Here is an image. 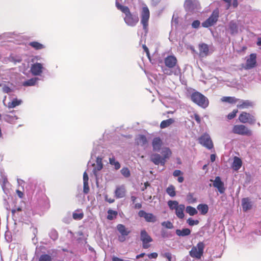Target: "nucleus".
Listing matches in <instances>:
<instances>
[{"mask_svg": "<svg viewBox=\"0 0 261 261\" xmlns=\"http://www.w3.org/2000/svg\"><path fill=\"white\" fill-rule=\"evenodd\" d=\"M162 153L163 154V157L158 153L152 154L150 157L151 161L156 165L161 164L162 166H164L166 162V160L170 158L172 152L169 148H165L163 150Z\"/></svg>", "mask_w": 261, "mask_h": 261, "instance_id": "3", "label": "nucleus"}, {"mask_svg": "<svg viewBox=\"0 0 261 261\" xmlns=\"http://www.w3.org/2000/svg\"><path fill=\"white\" fill-rule=\"evenodd\" d=\"M145 255V253H141V254H139V255H137L136 256V258L137 259H139L141 257H143L144 256V255Z\"/></svg>", "mask_w": 261, "mask_h": 261, "instance_id": "60", "label": "nucleus"}, {"mask_svg": "<svg viewBox=\"0 0 261 261\" xmlns=\"http://www.w3.org/2000/svg\"><path fill=\"white\" fill-rule=\"evenodd\" d=\"M166 192L171 197H174L176 195L175 187L172 185H170L167 188Z\"/></svg>", "mask_w": 261, "mask_h": 261, "instance_id": "36", "label": "nucleus"}, {"mask_svg": "<svg viewBox=\"0 0 261 261\" xmlns=\"http://www.w3.org/2000/svg\"><path fill=\"white\" fill-rule=\"evenodd\" d=\"M218 17L219 11L218 10H214L211 16L202 23V27L204 28H208L214 25L218 21Z\"/></svg>", "mask_w": 261, "mask_h": 261, "instance_id": "11", "label": "nucleus"}, {"mask_svg": "<svg viewBox=\"0 0 261 261\" xmlns=\"http://www.w3.org/2000/svg\"><path fill=\"white\" fill-rule=\"evenodd\" d=\"M84 187H83V192L85 194L88 193L89 192V187L88 185V183H83Z\"/></svg>", "mask_w": 261, "mask_h": 261, "instance_id": "46", "label": "nucleus"}, {"mask_svg": "<svg viewBox=\"0 0 261 261\" xmlns=\"http://www.w3.org/2000/svg\"><path fill=\"white\" fill-rule=\"evenodd\" d=\"M105 200L107 202H108L110 203H113L115 201V199L111 198H109L108 196L107 195H105Z\"/></svg>", "mask_w": 261, "mask_h": 261, "instance_id": "52", "label": "nucleus"}, {"mask_svg": "<svg viewBox=\"0 0 261 261\" xmlns=\"http://www.w3.org/2000/svg\"><path fill=\"white\" fill-rule=\"evenodd\" d=\"M238 112V110L237 109H234L232 111V112L230 113L227 115V118L229 120H231L236 117L237 113Z\"/></svg>", "mask_w": 261, "mask_h": 261, "instance_id": "41", "label": "nucleus"}, {"mask_svg": "<svg viewBox=\"0 0 261 261\" xmlns=\"http://www.w3.org/2000/svg\"><path fill=\"white\" fill-rule=\"evenodd\" d=\"M194 118L195 120H196V121L198 123H199V124H200V122H201V119H200V117H199V115H198V114H194Z\"/></svg>", "mask_w": 261, "mask_h": 261, "instance_id": "53", "label": "nucleus"}, {"mask_svg": "<svg viewBox=\"0 0 261 261\" xmlns=\"http://www.w3.org/2000/svg\"><path fill=\"white\" fill-rule=\"evenodd\" d=\"M167 203L171 210L175 211V214L178 218L182 219L185 217V206L184 204H179L178 202L176 200H169Z\"/></svg>", "mask_w": 261, "mask_h": 261, "instance_id": "5", "label": "nucleus"}, {"mask_svg": "<svg viewBox=\"0 0 261 261\" xmlns=\"http://www.w3.org/2000/svg\"><path fill=\"white\" fill-rule=\"evenodd\" d=\"M186 212L190 216H194L196 215L198 213L196 209L191 206H187L186 208Z\"/></svg>", "mask_w": 261, "mask_h": 261, "instance_id": "35", "label": "nucleus"}, {"mask_svg": "<svg viewBox=\"0 0 261 261\" xmlns=\"http://www.w3.org/2000/svg\"><path fill=\"white\" fill-rule=\"evenodd\" d=\"M152 144L153 150L159 151L162 145V141L160 138L155 137L153 139Z\"/></svg>", "mask_w": 261, "mask_h": 261, "instance_id": "21", "label": "nucleus"}, {"mask_svg": "<svg viewBox=\"0 0 261 261\" xmlns=\"http://www.w3.org/2000/svg\"><path fill=\"white\" fill-rule=\"evenodd\" d=\"M199 54L202 56H206L209 51L208 45L205 43H201L199 45Z\"/></svg>", "mask_w": 261, "mask_h": 261, "instance_id": "24", "label": "nucleus"}, {"mask_svg": "<svg viewBox=\"0 0 261 261\" xmlns=\"http://www.w3.org/2000/svg\"><path fill=\"white\" fill-rule=\"evenodd\" d=\"M257 45L258 46H261V39H258V41L257 42Z\"/></svg>", "mask_w": 261, "mask_h": 261, "instance_id": "64", "label": "nucleus"}, {"mask_svg": "<svg viewBox=\"0 0 261 261\" xmlns=\"http://www.w3.org/2000/svg\"><path fill=\"white\" fill-rule=\"evenodd\" d=\"M200 21L199 20H194L192 22V27L193 28L197 29V28H199V27L200 25Z\"/></svg>", "mask_w": 261, "mask_h": 261, "instance_id": "45", "label": "nucleus"}, {"mask_svg": "<svg viewBox=\"0 0 261 261\" xmlns=\"http://www.w3.org/2000/svg\"><path fill=\"white\" fill-rule=\"evenodd\" d=\"M142 47H143L144 51L146 53L147 57L149 59H150V53H149V51L148 47L145 44L143 45Z\"/></svg>", "mask_w": 261, "mask_h": 261, "instance_id": "50", "label": "nucleus"}, {"mask_svg": "<svg viewBox=\"0 0 261 261\" xmlns=\"http://www.w3.org/2000/svg\"><path fill=\"white\" fill-rule=\"evenodd\" d=\"M242 160L238 157H234L232 164V167L234 170H239L242 166Z\"/></svg>", "mask_w": 261, "mask_h": 261, "instance_id": "27", "label": "nucleus"}, {"mask_svg": "<svg viewBox=\"0 0 261 261\" xmlns=\"http://www.w3.org/2000/svg\"><path fill=\"white\" fill-rule=\"evenodd\" d=\"M10 61L14 63H20L21 62V59H16L15 57H11L10 58Z\"/></svg>", "mask_w": 261, "mask_h": 261, "instance_id": "48", "label": "nucleus"}, {"mask_svg": "<svg viewBox=\"0 0 261 261\" xmlns=\"http://www.w3.org/2000/svg\"><path fill=\"white\" fill-rule=\"evenodd\" d=\"M118 212L117 211L109 210L108 211L107 219L109 220H112L114 218H116Z\"/></svg>", "mask_w": 261, "mask_h": 261, "instance_id": "32", "label": "nucleus"}, {"mask_svg": "<svg viewBox=\"0 0 261 261\" xmlns=\"http://www.w3.org/2000/svg\"><path fill=\"white\" fill-rule=\"evenodd\" d=\"M239 120L243 123H248L250 124H253L256 121V119L253 115L246 112H243L240 114Z\"/></svg>", "mask_w": 261, "mask_h": 261, "instance_id": "12", "label": "nucleus"}, {"mask_svg": "<svg viewBox=\"0 0 261 261\" xmlns=\"http://www.w3.org/2000/svg\"><path fill=\"white\" fill-rule=\"evenodd\" d=\"M191 231L189 228H183L181 229H176L175 233L179 237H186L190 234Z\"/></svg>", "mask_w": 261, "mask_h": 261, "instance_id": "26", "label": "nucleus"}, {"mask_svg": "<svg viewBox=\"0 0 261 261\" xmlns=\"http://www.w3.org/2000/svg\"><path fill=\"white\" fill-rule=\"evenodd\" d=\"M199 143L208 149H212L214 148L213 142L210 136L204 133L198 138Z\"/></svg>", "mask_w": 261, "mask_h": 261, "instance_id": "9", "label": "nucleus"}, {"mask_svg": "<svg viewBox=\"0 0 261 261\" xmlns=\"http://www.w3.org/2000/svg\"><path fill=\"white\" fill-rule=\"evenodd\" d=\"M232 5L233 7L236 8L238 5V3L237 0H233L232 2Z\"/></svg>", "mask_w": 261, "mask_h": 261, "instance_id": "61", "label": "nucleus"}, {"mask_svg": "<svg viewBox=\"0 0 261 261\" xmlns=\"http://www.w3.org/2000/svg\"><path fill=\"white\" fill-rule=\"evenodd\" d=\"M147 256L149 259L154 258L155 259L158 256V254L156 252H153L150 254H148Z\"/></svg>", "mask_w": 261, "mask_h": 261, "instance_id": "47", "label": "nucleus"}, {"mask_svg": "<svg viewBox=\"0 0 261 261\" xmlns=\"http://www.w3.org/2000/svg\"><path fill=\"white\" fill-rule=\"evenodd\" d=\"M96 166L93 169V173L95 174H96L97 172L101 170L103 168L102 158L100 156L97 157L96 160Z\"/></svg>", "mask_w": 261, "mask_h": 261, "instance_id": "25", "label": "nucleus"}, {"mask_svg": "<svg viewBox=\"0 0 261 261\" xmlns=\"http://www.w3.org/2000/svg\"><path fill=\"white\" fill-rule=\"evenodd\" d=\"M229 28L231 31V34L236 33L238 32V26L237 24L233 21H231L229 23Z\"/></svg>", "mask_w": 261, "mask_h": 261, "instance_id": "39", "label": "nucleus"}, {"mask_svg": "<svg viewBox=\"0 0 261 261\" xmlns=\"http://www.w3.org/2000/svg\"><path fill=\"white\" fill-rule=\"evenodd\" d=\"M110 164L114 166L116 170H118L120 168V163L115 160V159L113 157L109 159Z\"/></svg>", "mask_w": 261, "mask_h": 261, "instance_id": "38", "label": "nucleus"}, {"mask_svg": "<svg viewBox=\"0 0 261 261\" xmlns=\"http://www.w3.org/2000/svg\"><path fill=\"white\" fill-rule=\"evenodd\" d=\"M182 174V172L179 170H175L173 173V176L175 177L179 176L180 174Z\"/></svg>", "mask_w": 261, "mask_h": 261, "instance_id": "54", "label": "nucleus"}, {"mask_svg": "<svg viewBox=\"0 0 261 261\" xmlns=\"http://www.w3.org/2000/svg\"><path fill=\"white\" fill-rule=\"evenodd\" d=\"M37 80V78H32L29 79L22 83L24 86H32L35 85Z\"/></svg>", "mask_w": 261, "mask_h": 261, "instance_id": "34", "label": "nucleus"}, {"mask_svg": "<svg viewBox=\"0 0 261 261\" xmlns=\"http://www.w3.org/2000/svg\"><path fill=\"white\" fill-rule=\"evenodd\" d=\"M112 261H124L123 259L120 258L118 257L114 256L112 258Z\"/></svg>", "mask_w": 261, "mask_h": 261, "instance_id": "58", "label": "nucleus"}, {"mask_svg": "<svg viewBox=\"0 0 261 261\" xmlns=\"http://www.w3.org/2000/svg\"><path fill=\"white\" fill-rule=\"evenodd\" d=\"M163 256L166 257L168 261H171L172 256L171 254L169 252H166L164 254Z\"/></svg>", "mask_w": 261, "mask_h": 261, "instance_id": "51", "label": "nucleus"}, {"mask_svg": "<svg viewBox=\"0 0 261 261\" xmlns=\"http://www.w3.org/2000/svg\"><path fill=\"white\" fill-rule=\"evenodd\" d=\"M116 6L118 10L124 13V20L128 25L130 27L136 25L139 20L137 14H133L127 6H123L117 2L116 3Z\"/></svg>", "mask_w": 261, "mask_h": 261, "instance_id": "2", "label": "nucleus"}, {"mask_svg": "<svg viewBox=\"0 0 261 261\" xmlns=\"http://www.w3.org/2000/svg\"><path fill=\"white\" fill-rule=\"evenodd\" d=\"M150 18V12L147 6L143 7L141 11V23L143 25L145 33L148 32V22Z\"/></svg>", "mask_w": 261, "mask_h": 261, "instance_id": "8", "label": "nucleus"}, {"mask_svg": "<svg viewBox=\"0 0 261 261\" xmlns=\"http://www.w3.org/2000/svg\"><path fill=\"white\" fill-rule=\"evenodd\" d=\"M120 171L121 174L125 177H128L130 175V171L128 168H122Z\"/></svg>", "mask_w": 261, "mask_h": 261, "instance_id": "40", "label": "nucleus"}, {"mask_svg": "<svg viewBox=\"0 0 261 261\" xmlns=\"http://www.w3.org/2000/svg\"><path fill=\"white\" fill-rule=\"evenodd\" d=\"M184 178L182 176H179L178 177L177 180L179 182L181 183L183 182Z\"/></svg>", "mask_w": 261, "mask_h": 261, "instance_id": "62", "label": "nucleus"}, {"mask_svg": "<svg viewBox=\"0 0 261 261\" xmlns=\"http://www.w3.org/2000/svg\"><path fill=\"white\" fill-rule=\"evenodd\" d=\"M21 211H22L21 208L20 207H18L16 208H14V209L12 210L11 212H12V214H14L16 212H21Z\"/></svg>", "mask_w": 261, "mask_h": 261, "instance_id": "56", "label": "nucleus"}, {"mask_svg": "<svg viewBox=\"0 0 261 261\" xmlns=\"http://www.w3.org/2000/svg\"><path fill=\"white\" fill-rule=\"evenodd\" d=\"M130 198L133 203H134L135 202V201L137 199L136 197H135L134 196H132Z\"/></svg>", "mask_w": 261, "mask_h": 261, "instance_id": "63", "label": "nucleus"}, {"mask_svg": "<svg viewBox=\"0 0 261 261\" xmlns=\"http://www.w3.org/2000/svg\"><path fill=\"white\" fill-rule=\"evenodd\" d=\"M21 103V100H18L17 98L14 99L11 102L8 103V107L9 108H14L17 106H19Z\"/></svg>", "mask_w": 261, "mask_h": 261, "instance_id": "33", "label": "nucleus"}, {"mask_svg": "<svg viewBox=\"0 0 261 261\" xmlns=\"http://www.w3.org/2000/svg\"><path fill=\"white\" fill-rule=\"evenodd\" d=\"M16 193L18 195V196L20 198H22L24 196V194L22 192L20 191V190H16Z\"/></svg>", "mask_w": 261, "mask_h": 261, "instance_id": "55", "label": "nucleus"}, {"mask_svg": "<svg viewBox=\"0 0 261 261\" xmlns=\"http://www.w3.org/2000/svg\"><path fill=\"white\" fill-rule=\"evenodd\" d=\"M174 122V120L172 118H169L168 119L163 120L160 123V127L161 128H166L173 123Z\"/></svg>", "mask_w": 261, "mask_h": 261, "instance_id": "29", "label": "nucleus"}, {"mask_svg": "<svg viewBox=\"0 0 261 261\" xmlns=\"http://www.w3.org/2000/svg\"><path fill=\"white\" fill-rule=\"evenodd\" d=\"M147 142L146 137L143 135H138L135 139V143L137 145L143 146Z\"/></svg>", "mask_w": 261, "mask_h": 261, "instance_id": "22", "label": "nucleus"}, {"mask_svg": "<svg viewBox=\"0 0 261 261\" xmlns=\"http://www.w3.org/2000/svg\"><path fill=\"white\" fill-rule=\"evenodd\" d=\"M253 106V103L248 100H241L239 104L237 105L238 108L240 109H247Z\"/></svg>", "mask_w": 261, "mask_h": 261, "instance_id": "23", "label": "nucleus"}, {"mask_svg": "<svg viewBox=\"0 0 261 261\" xmlns=\"http://www.w3.org/2000/svg\"><path fill=\"white\" fill-rule=\"evenodd\" d=\"M29 45L36 50H39L44 48V46L43 44L37 41L30 42Z\"/></svg>", "mask_w": 261, "mask_h": 261, "instance_id": "31", "label": "nucleus"}, {"mask_svg": "<svg viewBox=\"0 0 261 261\" xmlns=\"http://www.w3.org/2000/svg\"><path fill=\"white\" fill-rule=\"evenodd\" d=\"M242 206L244 212H247L252 208V202L249 198H244L242 199Z\"/></svg>", "mask_w": 261, "mask_h": 261, "instance_id": "20", "label": "nucleus"}, {"mask_svg": "<svg viewBox=\"0 0 261 261\" xmlns=\"http://www.w3.org/2000/svg\"><path fill=\"white\" fill-rule=\"evenodd\" d=\"M191 100L199 107L206 108L208 107L209 101L208 99L201 93L196 91L191 95Z\"/></svg>", "mask_w": 261, "mask_h": 261, "instance_id": "4", "label": "nucleus"}, {"mask_svg": "<svg viewBox=\"0 0 261 261\" xmlns=\"http://www.w3.org/2000/svg\"><path fill=\"white\" fill-rule=\"evenodd\" d=\"M89 177L88 174L85 171L83 174V183H88Z\"/></svg>", "mask_w": 261, "mask_h": 261, "instance_id": "49", "label": "nucleus"}, {"mask_svg": "<svg viewBox=\"0 0 261 261\" xmlns=\"http://www.w3.org/2000/svg\"><path fill=\"white\" fill-rule=\"evenodd\" d=\"M116 227L119 232L121 234V236L118 237V240L121 242L125 241L126 240L125 237L129 234L130 231L122 224H118Z\"/></svg>", "mask_w": 261, "mask_h": 261, "instance_id": "13", "label": "nucleus"}, {"mask_svg": "<svg viewBox=\"0 0 261 261\" xmlns=\"http://www.w3.org/2000/svg\"><path fill=\"white\" fill-rule=\"evenodd\" d=\"M126 190L124 185L116 187L115 191V195L117 198H123L125 196Z\"/></svg>", "mask_w": 261, "mask_h": 261, "instance_id": "19", "label": "nucleus"}, {"mask_svg": "<svg viewBox=\"0 0 261 261\" xmlns=\"http://www.w3.org/2000/svg\"><path fill=\"white\" fill-rule=\"evenodd\" d=\"M210 181L213 182V187L217 188L220 193L223 194L225 192L224 184L220 176H216L214 180L211 179Z\"/></svg>", "mask_w": 261, "mask_h": 261, "instance_id": "15", "label": "nucleus"}, {"mask_svg": "<svg viewBox=\"0 0 261 261\" xmlns=\"http://www.w3.org/2000/svg\"><path fill=\"white\" fill-rule=\"evenodd\" d=\"M232 132L234 134L248 137L252 135V130L243 124L234 125L232 127Z\"/></svg>", "mask_w": 261, "mask_h": 261, "instance_id": "7", "label": "nucleus"}, {"mask_svg": "<svg viewBox=\"0 0 261 261\" xmlns=\"http://www.w3.org/2000/svg\"><path fill=\"white\" fill-rule=\"evenodd\" d=\"M142 207V204L140 203H136L134 208L136 209H139Z\"/></svg>", "mask_w": 261, "mask_h": 261, "instance_id": "57", "label": "nucleus"}, {"mask_svg": "<svg viewBox=\"0 0 261 261\" xmlns=\"http://www.w3.org/2000/svg\"><path fill=\"white\" fill-rule=\"evenodd\" d=\"M43 65L40 63H36L32 65L31 71L34 75H39L42 72Z\"/></svg>", "mask_w": 261, "mask_h": 261, "instance_id": "18", "label": "nucleus"}, {"mask_svg": "<svg viewBox=\"0 0 261 261\" xmlns=\"http://www.w3.org/2000/svg\"><path fill=\"white\" fill-rule=\"evenodd\" d=\"M140 240L142 242V247L144 249H148L150 247V243L153 241V239L145 229L140 231Z\"/></svg>", "mask_w": 261, "mask_h": 261, "instance_id": "10", "label": "nucleus"}, {"mask_svg": "<svg viewBox=\"0 0 261 261\" xmlns=\"http://www.w3.org/2000/svg\"><path fill=\"white\" fill-rule=\"evenodd\" d=\"M210 159H211V162H213L215 161L216 160V155L215 154H212L210 156Z\"/></svg>", "mask_w": 261, "mask_h": 261, "instance_id": "59", "label": "nucleus"}, {"mask_svg": "<svg viewBox=\"0 0 261 261\" xmlns=\"http://www.w3.org/2000/svg\"><path fill=\"white\" fill-rule=\"evenodd\" d=\"M221 100L222 102H228L229 103H236L239 99L235 98L234 97L231 96H223L221 98Z\"/></svg>", "mask_w": 261, "mask_h": 261, "instance_id": "28", "label": "nucleus"}, {"mask_svg": "<svg viewBox=\"0 0 261 261\" xmlns=\"http://www.w3.org/2000/svg\"><path fill=\"white\" fill-rule=\"evenodd\" d=\"M187 223L190 226H193L195 225H198L199 223V221L198 220H193L192 218H190L187 220Z\"/></svg>", "mask_w": 261, "mask_h": 261, "instance_id": "42", "label": "nucleus"}, {"mask_svg": "<svg viewBox=\"0 0 261 261\" xmlns=\"http://www.w3.org/2000/svg\"><path fill=\"white\" fill-rule=\"evenodd\" d=\"M166 68L162 70L165 74L178 75L180 73V67L178 65V61L174 55H169L164 59Z\"/></svg>", "mask_w": 261, "mask_h": 261, "instance_id": "1", "label": "nucleus"}, {"mask_svg": "<svg viewBox=\"0 0 261 261\" xmlns=\"http://www.w3.org/2000/svg\"><path fill=\"white\" fill-rule=\"evenodd\" d=\"M38 261H53V258L49 254H43L40 256Z\"/></svg>", "mask_w": 261, "mask_h": 261, "instance_id": "37", "label": "nucleus"}, {"mask_svg": "<svg viewBox=\"0 0 261 261\" xmlns=\"http://www.w3.org/2000/svg\"><path fill=\"white\" fill-rule=\"evenodd\" d=\"M256 55L255 54H251L248 58L246 60V63L244 68L245 69H250L256 65Z\"/></svg>", "mask_w": 261, "mask_h": 261, "instance_id": "17", "label": "nucleus"}, {"mask_svg": "<svg viewBox=\"0 0 261 261\" xmlns=\"http://www.w3.org/2000/svg\"><path fill=\"white\" fill-rule=\"evenodd\" d=\"M162 225L168 229H172L173 228V224L169 221L163 222L162 223Z\"/></svg>", "mask_w": 261, "mask_h": 261, "instance_id": "43", "label": "nucleus"}, {"mask_svg": "<svg viewBox=\"0 0 261 261\" xmlns=\"http://www.w3.org/2000/svg\"><path fill=\"white\" fill-rule=\"evenodd\" d=\"M73 218L74 220H81L84 217V214L83 213H73L72 215Z\"/></svg>", "mask_w": 261, "mask_h": 261, "instance_id": "44", "label": "nucleus"}, {"mask_svg": "<svg viewBox=\"0 0 261 261\" xmlns=\"http://www.w3.org/2000/svg\"><path fill=\"white\" fill-rule=\"evenodd\" d=\"M205 245L202 242L198 243L196 246H194L189 251L191 257L200 259L203 255Z\"/></svg>", "mask_w": 261, "mask_h": 261, "instance_id": "6", "label": "nucleus"}, {"mask_svg": "<svg viewBox=\"0 0 261 261\" xmlns=\"http://www.w3.org/2000/svg\"><path fill=\"white\" fill-rule=\"evenodd\" d=\"M184 7L187 11L194 12L198 9L199 4L196 0H186Z\"/></svg>", "mask_w": 261, "mask_h": 261, "instance_id": "14", "label": "nucleus"}, {"mask_svg": "<svg viewBox=\"0 0 261 261\" xmlns=\"http://www.w3.org/2000/svg\"><path fill=\"white\" fill-rule=\"evenodd\" d=\"M197 208L202 215H205L208 210V207L206 204H199Z\"/></svg>", "mask_w": 261, "mask_h": 261, "instance_id": "30", "label": "nucleus"}, {"mask_svg": "<svg viewBox=\"0 0 261 261\" xmlns=\"http://www.w3.org/2000/svg\"><path fill=\"white\" fill-rule=\"evenodd\" d=\"M138 216L140 217H143L147 222L154 223L156 221V216L152 213H147L143 210H140L138 212Z\"/></svg>", "mask_w": 261, "mask_h": 261, "instance_id": "16", "label": "nucleus"}]
</instances>
